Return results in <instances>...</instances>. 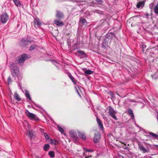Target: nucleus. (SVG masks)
<instances>
[{
	"mask_svg": "<svg viewBox=\"0 0 158 158\" xmlns=\"http://www.w3.org/2000/svg\"><path fill=\"white\" fill-rule=\"evenodd\" d=\"M26 114L27 117L31 120L34 121L39 120L38 117L35 114L30 112L28 110H27L26 112Z\"/></svg>",
	"mask_w": 158,
	"mask_h": 158,
	"instance_id": "obj_1",
	"label": "nucleus"
},
{
	"mask_svg": "<svg viewBox=\"0 0 158 158\" xmlns=\"http://www.w3.org/2000/svg\"><path fill=\"white\" fill-rule=\"evenodd\" d=\"M108 108L109 109L108 113L114 119L117 120L118 119L115 115L117 113L116 111L114 110V109L111 106H108Z\"/></svg>",
	"mask_w": 158,
	"mask_h": 158,
	"instance_id": "obj_2",
	"label": "nucleus"
},
{
	"mask_svg": "<svg viewBox=\"0 0 158 158\" xmlns=\"http://www.w3.org/2000/svg\"><path fill=\"white\" fill-rule=\"evenodd\" d=\"M27 57V55L26 54L20 55L18 58V63L20 65H22Z\"/></svg>",
	"mask_w": 158,
	"mask_h": 158,
	"instance_id": "obj_3",
	"label": "nucleus"
},
{
	"mask_svg": "<svg viewBox=\"0 0 158 158\" xmlns=\"http://www.w3.org/2000/svg\"><path fill=\"white\" fill-rule=\"evenodd\" d=\"M69 135L72 138L74 141H77L78 139V137L77 133L73 130L70 131L69 132Z\"/></svg>",
	"mask_w": 158,
	"mask_h": 158,
	"instance_id": "obj_4",
	"label": "nucleus"
},
{
	"mask_svg": "<svg viewBox=\"0 0 158 158\" xmlns=\"http://www.w3.org/2000/svg\"><path fill=\"white\" fill-rule=\"evenodd\" d=\"M101 138V135L99 132H96L94 134V141L95 143H98Z\"/></svg>",
	"mask_w": 158,
	"mask_h": 158,
	"instance_id": "obj_5",
	"label": "nucleus"
},
{
	"mask_svg": "<svg viewBox=\"0 0 158 158\" xmlns=\"http://www.w3.org/2000/svg\"><path fill=\"white\" fill-rule=\"evenodd\" d=\"M1 21L2 23H5L7 21L8 19V16L6 13H5L2 15L0 17Z\"/></svg>",
	"mask_w": 158,
	"mask_h": 158,
	"instance_id": "obj_6",
	"label": "nucleus"
},
{
	"mask_svg": "<svg viewBox=\"0 0 158 158\" xmlns=\"http://www.w3.org/2000/svg\"><path fill=\"white\" fill-rule=\"evenodd\" d=\"M32 42L31 41H29L27 39L26 40L24 39H23L21 41L20 44L22 46H25L30 44Z\"/></svg>",
	"mask_w": 158,
	"mask_h": 158,
	"instance_id": "obj_7",
	"label": "nucleus"
},
{
	"mask_svg": "<svg viewBox=\"0 0 158 158\" xmlns=\"http://www.w3.org/2000/svg\"><path fill=\"white\" fill-rule=\"evenodd\" d=\"M11 71L13 76L15 77L18 76L19 72V68L18 67L15 66V68L11 69Z\"/></svg>",
	"mask_w": 158,
	"mask_h": 158,
	"instance_id": "obj_8",
	"label": "nucleus"
},
{
	"mask_svg": "<svg viewBox=\"0 0 158 158\" xmlns=\"http://www.w3.org/2000/svg\"><path fill=\"white\" fill-rule=\"evenodd\" d=\"M77 52L80 56V58H83L87 57L84 51H82L80 50H78L77 51Z\"/></svg>",
	"mask_w": 158,
	"mask_h": 158,
	"instance_id": "obj_9",
	"label": "nucleus"
},
{
	"mask_svg": "<svg viewBox=\"0 0 158 158\" xmlns=\"http://www.w3.org/2000/svg\"><path fill=\"white\" fill-rule=\"evenodd\" d=\"M96 120L98 123V127L99 129L102 130L103 129V124L101 120L98 118V117H96Z\"/></svg>",
	"mask_w": 158,
	"mask_h": 158,
	"instance_id": "obj_10",
	"label": "nucleus"
},
{
	"mask_svg": "<svg viewBox=\"0 0 158 158\" xmlns=\"http://www.w3.org/2000/svg\"><path fill=\"white\" fill-rule=\"evenodd\" d=\"M54 23L58 26H62L64 25V23L62 21H59L58 20H55L54 21Z\"/></svg>",
	"mask_w": 158,
	"mask_h": 158,
	"instance_id": "obj_11",
	"label": "nucleus"
},
{
	"mask_svg": "<svg viewBox=\"0 0 158 158\" xmlns=\"http://www.w3.org/2000/svg\"><path fill=\"white\" fill-rule=\"evenodd\" d=\"M145 2L144 1H143L141 2H139L136 5V7L139 8H142L144 5Z\"/></svg>",
	"mask_w": 158,
	"mask_h": 158,
	"instance_id": "obj_12",
	"label": "nucleus"
},
{
	"mask_svg": "<svg viewBox=\"0 0 158 158\" xmlns=\"http://www.w3.org/2000/svg\"><path fill=\"white\" fill-rule=\"evenodd\" d=\"M56 17L58 18H62L64 16V15L63 13L59 11H56Z\"/></svg>",
	"mask_w": 158,
	"mask_h": 158,
	"instance_id": "obj_13",
	"label": "nucleus"
},
{
	"mask_svg": "<svg viewBox=\"0 0 158 158\" xmlns=\"http://www.w3.org/2000/svg\"><path fill=\"white\" fill-rule=\"evenodd\" d=\"M128 112L133 120H135L134 115L133 112V111L131 109H129L128 110Z\"/></svg>",
	"mask_w": 158,
	"mask_h": 158,
	"instance_id": "obj_14",
	"label": "nucleus"
},
{
	"mask_svg": "<svg viewBox=\"0 0 158 158\" xmlns=\"http://www.w3.org/2000/svg\"><path fill=\"white\" fill-rule=\"evenodd\" d=\"M34 23L35 25H37L38 27H39L41 24L40 20L39 19H35L34 20Z\"/></svg>",
	"mask_w": 158,
	"mask_h": 158,
	"instance_id": "obj_15",
	"label": "nucleus"
},
{
	"mask_svg": "<svg viewBox=\"0 0 158 158\" xmlns=\"http://www.w3.org/2000/svg\"><path fill=\"white\" fill-rule=\"evenodd\" d=\"M79 136L83 139V140H85L86 139V137L85 134L82 132H79L78 133Z\"/></svg>",
	"mask_w": 158,
	"mask_h": 158,
	"instance_id": "obj_16",
	"label": "nucleus"
},
{
	"mask_svg": "<svg viewBox=\"0 0 158 158\" xmlns=\"http://www.w3.org/2000/svg\"><path fill=\"white\" fill-rule=\"evenodd\" d=\"M139 147L140 149L143 151V153H145L146 152H147V150L141 145H139Z\"/></svg>",
	"mask_w": 158,
	"mask_h": 158,
	"instance_id": "obj_17",
	"label": "nucleus"
},
{
	"mask_svg": "<svg viewBox=\"0 0 158 158\" xmlns=\"http://www.w3.org/2000/svg\"><path fill=\"white\" fill-rule=\"evenodd\" d=\"M50 143L52 144L56 145L58 144V141L55 139H50Z\"/></svg>",
	"mask_w": 158,
	"mask_h": 158,
	"instance_id": "obj_18",
	"label": "nucleus"
},
{
	"mask_svg": "<svg viewBox=\"0 0 158 158\" xmlns=\"http://www.w3.org/2000/svg\"><path fill=\"white\" fill-rule=\"evenodd\" d=\"M27 135H28L31 139L33 138V135L32 131L28 130L27 133Z\"/></svg>",
	"mask_w": 158,
	"mask_h": 158,
	"instance_id": "obj_19",
	"label": "nucleus"
},
{
	"mask_svg": "<svg viewBox=\"0 0 158 158\" xmlns=\"http://www.w3.org/2000/svg\"><path fill=\"white\" fill-rule=\"evenodd\" d=\"M68 76H69L70 79L72 81L74 84H76V80H75V78L71 75L70 73H69L68 74Z\"/></svg>",
	"mask_w": 158,
	"mask_h": 158,
	"instance_id": "obj_20",
	"label": "nucleus"
},
{
	"mask_svg": "<svg viewBox=\"0 0 158 158\" xmlns=\"http://www.w3.org/2000/svg\"><path fill=\"white\" fill-rule=\"evenodd\" d=\"M25 95L26 97L28 98L30 100H31V99L30 96V94L27 90H25Z\"/></svg>",
	"mask_w": 158,
	"mask_h": 158,
	"instance_id": "obj_21",
	"label": "nucleus"
},
{
	"mask_svg": "<svg viewBox=\"0 0 158 158\" xmlns=\"http://www.w3.org/2000/svg\"><path fill=\"white\" fill-rule=\"evenodd\" d=\"M14 98L16 100L18 101H20L21 100V99L19 97V95L16 92H15V95L14 96Z\"/></svg>",
	"mask_w": 158,
	"mask_h": 158,
	"instance_id": "obj_22",
	"label": "nucleus"
},
{
	"mask_svg": "<svg viewBox=\"0 0 158 158\" xmlns=\"http://www.w3.org/2000/svg\"><path fill=\"white\" fill-rule=\"evenodd\" d=\"M84 73L85 74L89 75L93 74L94 73V71L89 69H88L85 71Z\"/></svg>",
	"mask_w": 158,
	"mask_h": 158,
	"instance_id": "obj_23",
	"label": "nucleus"
},
{
	"mask_svg": "<svg viewBox=\"0 0 158 158\" xmlns=\"http://www.w3.org/2000/svg\"><path fill=\"white\" fill-rule=\"evenodd\" d=\"M154 11L155 14L156 15L158 14V6L157 5L154 6Z\"/></svg>",
	"mask_w": 158,
	"mask_h": 158,
	"instance_id": "obj_24",
	"label": "nucleus"
},
{
	"mask_svg": "<svg viewBox=\"0 0 158 158\" xmlns=\"http://www.w3.org/2000/svg\"><path fill=\"white\" fill-rule=\"evenodd\" d=\"M84 151L86 153H87L88 152H94V150L91 149H86L85 148H84Z\"/></svg>",
	"mask_w": 158,
	"mask_h": 158,
	"instance_id": "obj_25",
	"label": "nucleus"
},
{
	"mask_svg": "<svg viewBox=\"0 0 158 158\" xmlns=\"http://www.w3.org/2000/svg\"><path fill=\"white\" fill-rule=\"evenodd\" d=\"M50 146L48 144H45L44 147V149L45 151H48L49 148Z\"/></svg>",
	"mask_w": 158,
	"mask_h": 158,
	"instance_id": "obj_26",
	"label": "nucleus"
},
{
	"mask_svg": "<svg viewBox=\"0 0 158 158\" xmlns=\"http://www.w3.org/2000/svg\"><path fill=\"white\" fill-rule=\"evenodd\" d=\"M57 128L58 130L61 133V134H63L64 133V130L61 127L58 126L57 127Z\"/></svg>",
	"mask_w": 158,
	"mask_h": 158,
	"instance_id": "obj_27",
	"label": "nucleus"
},
{
	"mask_svg": "<svg viewBox=\"0 0 158 158\" xmlns=\"http://www.w3.org/2000/svg\"><path fill=\"white\" fill-rule=\"evenodd\" d=\"M14 3L15 5L17 6H20L21 5L20 2L19 0L16 1L15 2H14Z\"/></svg>",
	"mask_w": 158,
	"mask_h": 158,
	"instance_id": "obj_28",
	"label": "nucleus"
},
{
	"mask_svg": "<svg viewBox=\"0 0 158 158\" xmlns=\"http://www.w3.org/2000/svg\"><path fill=\"white\" fill-rule=\"evenodd\" d=\"M10 67L11 70V69H13L15 68V64L13 62H11L10 64Z\"/></svg>",
	"mask_w": 158,
	"mask_h": 158,
	"instance_id": "obj_29",
	"label": "nucleus"
},
{
	"mask_svg": "<svg viewBox=\"0 0 158 158\" xmlns=\"http://www.w3.org/2000/svg\"><path fill=\"white\" fill-rule=\"evenodd\" d=\"M48 154L51 157H53L54 156V153L52 151H50Z\"/></svg>",
	"mask_w": 158,
	"mask_h": 158,
	"instance_id": "obj_30",
	"label": "nucleus"
},
{
	"mask_svg": "<svg viewBox=\"0 0 158 158\" xmlns=\"http://www.w3.org/2000/svg\"><path fill=\"white\" fill-rule=\"evenodd\" d=\"M149 134L150 135H151L153 137H156V138H158V135L156 134H155L151 132H150Z\"/></svg>",
	"mask_w": 158,
	"mask_h": 158,
	"instance_id": "obj_31",
	"label": "nucleus"
},
{
	"mask_svg": "<svg viewBox=\"0 0 158 158\" xmlns=\"http://www.w3.org/2000/svg\"><path fill=\"white\" fill-rule=\"evenodd\" d=\"M149 134L150 135H151L153 137H156V138H158V135L156 134H155L151 132H150Z\"/></svg>",
	"mask_w": 158,
	"mask_h": 158,
	"instance_id": "obj_32",
	"label": "nucleus"
},
{
	"mask_svg": "<svg viewBox=\"0 0 158 158\" xmlns=\"http://www.w3.org/2000/svg\"><path fill=\"white\" fill-rule=\"evenodd\" d=\"M44 135L46 139L48 140L49 139L50 136L47 133H45L44 134Z\"/></svg>",
	"mask_w": 158,
	"mask_h": 158,
	"instance_id": "obj_33",
	"label": "nucleus"
},
{
	"mask_svg": "<svg viewBox=\"0 0 158 158\" xmlns=\"http://www.w3.org/2000/svg\"><path fill=\"white\" fill-rule=\"evenodd\" d=\"M82 155L83 156H85V158H88L89 157H90L91 156V155L87 156V153H86L85 151H84V152L83 154Z\"/></svg>",
	"mask_w": 158,
	"mask_h": 158,
	"instance_id": "obj_34",
	"label": "nucleus"
},
{
	"mask_svg": "<svg viewBox=\"0 0 158 158\" xmlns=\"http://www.w3.org/2000/svg\"><path fill=\"white\" fill-rule=\"evenodd\" d=\"M36 47V46L35 45H32L31 46L30 48V50H32L35 48Z\"/></svg>",
	"mask_w": 158,
	"mask_h": 158,
	"instance_id": "obj_35",
	"label": "nucleus"
},
{
	"mask_svg": "<svg viewBox=\"0 0 158 158\" xmlns=\"http://www.w3.org/2000/svg\"><path fill=\"white\" fill-rule=\"evenodd\" d=\"M7 81H8V83L9 84H10L12 80H11V78H10V77H9L8 78Z\"/></svg>",
	"mask_w": 158,
	"mask_h": 158,
	"instance_id": "obj_36",
	"label": "nucleus"
},
{
	"mask_svg": "<svg viewBox=\"0 0 158 158\" xmlns=\"http://www.w3.org/2000/svg\"><path fill=\"white\" fill-rule=\"evenodd\" d=\"M153 5L154 4L153 3H151L149 5V7L152 10L153 7Z\"/></svg>",
	"mask_w": 158,
	"mask_h": 158,
	"instance_id": "obj_37",
	"label": "nucleus"
},
{
	"mask_svg": "<svg viewBox=\"0 0 158 158\" xmlns=\"http://www.w3.org/2000/svg\"><path fill=\"white\" fill-rule=\"evenodd\" d=\"M81 21L83 23H84L86 22V20L84 18L81 19Z\"/></svg>",
	"mask_w": 158,
	"mask_h": 158,
	"instance_id": "obj_38",
	"label": "nucleus"
},
{
	"mask_svg": "<svg viewBox=\"0 0 158 158\" xmlns=\"http://www.w3.org/2000/svg\"><path fill=\"white\" fill-rule=\"evenodd\" d=\"M51 61H52L53 62V63L55 65H56V64H57V62L54 60H51Z\"/></svg>",
	"mask_w": 158,
	"mask_h": 158,
	"instance_id": "obj_39",
	"label": "nucleus"
},
{
	"mask_svg": "<svg viewBox=\"0 0 158 158\" xmlns=\"http://www.w3.org/2000/svg\"><path fill=\"white\" fill-rule=\"evenodd\" d=\"M155 145H150V144H149V147L151 148H152V149H154V146H154Z\"/></svg>",
	"mask_w": 158,
	"mask_h": 158,
	"instance_id": "obj_40",
	"label": "nucleus"
},
{
	"mask_svg": "<svg viewBox=\"0 0 158 158\" xmlns=\"http://www.w3.org/2000/svg\"><path fill=\"white\" fill-rule=\"evenodd\" d=\"M76 91H77V93H78V94L80 96H81L80 95V94L79 93V92H78V90L77 89L76 87Z\"/></svg>",
	"mask_w": 158,
	"mask_h": 158,
	"instance_id": "obj_41",
	"label": "nucleus"
},
{
	"mask_svg": "<svg viewBox=\"0 0 158 158\" xmlns=\"http://www.w3.org/2000/svg\"><path fill=\"white\" fill-rule=\"evenodd\" d=\"M143 158H148V156H145Z\"/></svg>",
	"mask_w": 158,
	"mask_h": 158,
	"instance_id": "obj_42",
	"label": "nucleus"
},
{
	"mask_svg": "<svg viewBox=\"0 0 158 158\" xmlns=\"http://www.w3.org/2000/svg\"><path fill=\"white\" fill-rule=\"evenodd\" d=\"M35 158H41L39 157L38 156H35Z\"/></svg>",
	"mask_w": 158,
	"mask_h": 158,
	"instance_id": "obj_43",
	"label": "nucleus"
},
{
	"mask_svg": "<svg viewBox=\"0 0 158 158\" xmlns=\"http://www.w3.org/2000/svg\"><path fill=\"white\" fill-rule=\"evenodd\" d=\"M154 146H155L158 147V145H154Z\"/></svg>",
	"mask_w": 158,
	"mask_h": 158,
	"instance_id": "obj_44",
	"label": "nucleus"
},
{
	"mask_svg": "<svg viewBox=\"0 0 158 158\" xmlns=\"http://www.w3.org/2000/svg\"><path fill=\"white\" fill-rule=\"evenodd\" d=\"M43 130V129H40V131H42V130Z\"/></svg>",
	"mask_w": 158,
	"mask_h": 158,
	"instance_id": "obj_45",
	"label": "nucleus"
},
{
	"mask_svg": "<svg viewBox=\"0 0 158 158\" xmlns=\"http://www.w3.org/2000/svg\"><path fill=\"white\" fill-rule=\"evenodd\" d=\"M33 103H34V105L36 106V104L34 102H33Z\"/></svg>",
	"mask_w": 158,
	"mask_h": 158,
	"instance_id": "obj_46",
	"label": "nucleus"
},
{
	"mask_svg": "<svg viewBox=\"0 0 158 158\" xmlns=\"http://www.w3.org/2000/svg\"><path fill=\"white\" fill-rule=\"evenodd\" d=\"M87 153H88V152L87 153V156H90V155H89V154H88Z\"/></svg>",
	"mask_w": 158,
	"mask_h": 158,
	"instance_id": "obj_47",
	"label": "nucleus"
},
{
	"mask_svg": "<svg viewBox=\"0 0 158 158\" xmlns=\"http://www.w3.org/2000/svg\"><path fill=\"white\" fill-rule=\"evenodd\" d=\"M148 157L150 158H152V157L151 156H149Z\"/></svg>",
	"mask_w": 158,
	"mask_h": 158,
	"instance_id": "obj_48",
	"label": "nucleus"
},
{
	"mask_svg": "<svg viewBox=\"0 0 158 158\" xmlns=\"http://www.w3.org/2000/svg\"><path fill=\"white\" fill-rule=\"evenodd\" d=\"M32 107L33 108H34V107H33V106H32Z\"/></svg>",
	"mask_w": 158,
	"mask_h": 158,
	"instance_id": "obj_49",
	"label": "nucleus"
},
{
	"mask_svg": "<svg viewBox=\"0 0 158 158\" xmlns=\"http://www.w3.org/2000/svg\"><path fill=\"white\" fill-rule=\"evenodd\" d=\"M147 151H148V152H149V150H147Z\"/></svg>",
	"mask_w": 158,
	"mask_h": 158,
	"instance_id": "obj_50",
	"label": "nucleus"
},
{
	"mask_svg": "<svg viewBox=\"0 0 158 158\" xmlns=\"http://www.w3.org/2000/svg\"><path fill=\"white\" fill-rule=\"evenodd\" d=\"M157 5H158V3L157 4Z\"/></svg>",
	"mask_w": 158,
	"mask_h": 158,
	"instance_id": "obj_51",
	"label": "nucleus"
}]
</instances>
